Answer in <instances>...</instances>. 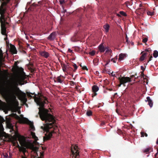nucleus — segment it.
Here are the masks:
<instances>
[{"mask_svg":"<svg viewBox=\"0 0 158 158\" xmlns=\"http://www.w3.org/2000/svg\"><path fill=\"white\" fill-rule=\"evenodd\" d=\"M27 94L29 98H33L37 104L40 106L39 108V114L40 118L42 121H44L45 124L43 130L47 132L45 136L44 137V141H45L50 139L54 133L53 130L50 131V129L54 128L56 120L54 117L49 113V110L44 107L45 104L48 102L47 98L44 96L39 97H36L37 94L35 93L27 92Z\"/></svg>","mask_w":158,"mask_h":158,"instance_id":"1","label":"nucleus"},{"mask_svg":"<svg viewBox=\"0 0 158 158\" xmlns=\"http://www.w3.org/2000/svg\"><path fill=\"white\" fill-rule=\"evenodd\" d=\"M26 78V75L22 76L20 77H15L12 80V84L14 87L10 91V95L13 99H15L17 96H20L22 98L26 97L25 93L22 92L17 86L19 85H22L24 84V80Z\"/></svg>","mask_w":158,"mask_h":158,"instance_id":"2","label":"nucleus"},{"mask_svg":"<svg viewBox=\"0 0 158 158\" xmlns=\"http://www.w3.org/2000/svg\"><path fill=\"white\" fill-rule=\"evenodd\" d=\"M79 148L76 145H72L71 147V152L72 154L70 155L73 158H78L79 155Z\"/></svg>","mask_w":158,"mask_h":158,"instance_id":"3","label":"nucleus"},{"mask_svg":"<svg viewBox=\"0 0 158 158\" xmlns=\"http://www.w3.org/2000/svg\"><path fill=\"white\" fill-rule=\"evenodd\" d=\"M119 81V84L118 85V86L120 87L121 85H123L124 86H126L125 84L127 82H130L131 81V78L129 77H119L118 78Z\"/></svg>","mask_w":158,"mask_h":158,"instance_id":"4","label":"nucleus"},{"mask_svg":"<svg viewBox=\"0 0 158 158\" xmlns=\"http://www.w3.org/2000/svg\"><path fill=\"white\" fill-rule=\"evenodd\" d=\"M5 59L3 57L2 52L0 49V78L3 76V72L1 70V67H6V65L4 63Z\"/></svg>","mask_w":158,"mask_h":158,"instance_id":"5","label":"nucleus"},{"mask_svg":"<svg viewBox=\"0 0 158 158\" xmlns=\"http://www.w3.org/2000/svg\"><path fill=\"white\" fill-rule=\"evenodd\" d=\"M5 121L4 118L0 116V137L4 136L5 132L4 131V128L2 125V123Z\"/></svg>","mask_w":158,"mask_h":158,"instance_id":"6","label":"nucleus"},{"mask_svg":"<svg viewBox=\"0 0 158 158\" xmlns=\"http://www.w3.org/2000/svg\"><path fill=\"white\" fill-rule=\"evenodd\" d=\"M16 137L18 138V140L19 141L20 144L21 145H23L26 141L25 138L23 136H22L19 134L17 133L16 134Z\"/></svg>","mask_w":158,"mask_h":158,"instance_id":"7","label":"nucleus"},{"mask_svg":"<svg viewBox=\"0 0 158 158\" xmlns=\"http://www.w3.org/2000/svg\"><path fill=\"white\" fill-rule=\"evenodd\" d=\"M26 147L27 148L31 149L35 152H36L38 150V148L34 146V145L32 143H29L27 144Z\"/></svg>","mask_w":158,"mask_h":158,"instance_id":"8","label":"nucleus"},{"mask_svg":"<svg viewBox=\"0 0 158 158\" xmlns=\"http://www.w3.org/2000/svg\"><path fill=\"white\" fill-rule=\"evenodd\" d=\"M13 116L16 119L19 120L20 123H24L25 122V119L27 118H21L16 113L13 114Z\"/></svg>","mask_w":158,"mask_h":158,"instance_id":"9","label":"nucleus"},{"mask_svg":"<svg viewBox=\"0 0 158 158\" xmlns=\"http://www.w3.org/2000/svg\"><path fill=\"white\" fill-rule=\"evenodd\" d=\"M25 120L26 121L24 123H26L29 125L31 130L33 131H34L35 130V128L34 126L33 123L29 121L27 118V119H25Z\"/></svg>","mask_w":158,"mask_h":158,"instance_id":"10","label":"nucleus"},{"mask_svg":"<svg viewBox=\"0 0 158 158\" xmlns=\"http://www.w3.org/2000/svg\"><path fill=\"white\" fill-rule=\"evenodd\" d=\"M99 90L98 87L96 85H94L92 87V90L93 93L92 94V97H94L97 95L96 92Z\"/></svg>","mask_w":158,"mask_h":158,"instance_id":"11","label":"nucleus"},{"mask_svg":"<svg viewBox=\"0 0 158 158\" xmlns=\"http://www.w3.org/2000/svg\"><path fill=\"white\" fill-rule=\"evenodd\" d=\"M1 33L2 35H6V27L5 23H1Z\"/></svg>","mask_w":158,"mask_h":158,"instance_id":"12","label":"nucleus"},{"mask_svg":"<svg viewBox=\"0 0 158 158\" xmlns=\"http://www.w3.org/2000/svg\"><path fill=\"white\" fill-rule=\"evenodd\" d=\"M4 5L2 4L0 7V14L3 19H4V14L5 13L6 9L3 8Z\"/></svg>","mask_w":158,"mask_h":158,"instance_id":"13","label":"nucleus"},{"mask_svg":"<svg viewBox=\"0 0 158 158\" xmlns=\"http://www.w3.org/2000/svg\"><path fill=\"white\" fill-rule=\"evenodd\" d=\"M61 67L62 68V69L64 72H65L67 70V69H72V68L69 67V66L68 65H66L64 63H61Z\"/></svg>","mask_w":158,"mask_h":158,"instance_id":"14","label":"nucleus"},{"mask_svg":"<svg viewBox=\"0 0 158 158\" xmlns=\"http://www.w3.org/2000/svg\"><path fill=\"white\" fill-rule=\"evenodd\" d=\"M103 44V43H101L98 47V48L101 52H104L106 48H107L106 47H104Z\"/></svg>","mask_w":158,"mask_h":158,"instance_id":"15","label":"nucleus"},{"mask_svg":"<svg viewBox=\"0 0 158 158\" xmlns=\"http://www.w3.org/2000/svg\"><path fill=\"white\" fill-rule=\"evenodd\" d=\"M10 51L12 54L17 53V51L15 46L11 44H10Z\"/></svg>","mask_w":158,"mask_h":158,"instance_id":"16","label":"nucleus"},{"mask_svg":"<svg viewBox=\"0 0 158 158\" xmlns=\"http://www.w3.org/2000/svg\"><path fill=\"white\" fill-rule=\"evenodd\" d=\"M55 37L56 33L55 32H53L48 37V39L50 40H53L55 39Z\"/></svg>","mask_w":158,"mask_h":158,"instance_id":"17","label":"nucleus"},{"mask_svg":"<svg viewBox=\"0 0 158 158\" xmlns=\"http://www.w3.org/2000/svg\"><path fill=\"white\" fill-rule=\"evenodd\" d=\"M143 54L140 56L139 58V60L140 61H143L145 59L146 57L148 55V53L146 52H142L141 54L143 53Z\"/></svg>","mask_w":158,"mask_h":158,"instance_id":"18","label":"nucleus"},{"mask_svg":"<svg viewBox=\"0 0 158 158\" xmlns=\"http://www.w3.org/2000/svg\"><path fill=\"white\" fill-rule=\"evenodd\" d=\"M40 55L45 58H47L49 56V54L47 52L45 51H42L40 52Z\"/></svg>","mask_w":158,"mask_h":158,"instance_id":"19","label":"nucleus"},{"mask_svg":"<svg viewBox=\"0 0 158 158\" xmlns=\"http://www.w3.org/2000/svg\"><path fill=\"white\" fill-rule=\"evenodd\" d=\"M61 76L57 77L56 79V80H54L55 82H57L61 83L63 81L64 79L63 78H61ZM62 77L63 78V77Z\"/></svg>","mask_w":158,"mask_h":158,"instance_id":"20","label":"nucleus"},{"mask_svg":"<svg viewBox=\"0 0 158 158\" xmlns=\"http://www.w3.org/2000/svg\"><path fill=\"white\" fill-rule=\"evenodd\" d=\"M152 148L151 147H149L148 148H147L143 150V151L144 153H146L147 154H148L151 151H152Z\"/></svg>","mask_w":158,"mask_h":158,"instance_id":"21","label":"nucleus"},{"mask_svg":"<svg viewBox=\"0 0 158 158\" xmlns=\"http://www.w3.org/2000/svg\"><path fill=\"white\" fill-rule=\"evenodd\" d=\"M147 100L145 101L146 102L147 101L148 102V104L149 105L150 107H152V106L153 103L152 101L150 99L149 97H147Z\"/></svg>","mask_w":158,"mask_h":158,"instance_id":"22","label":"nucleus"},{"mask_svg":"<svg viewBox=\"0 0 158 158\" xmlns=\"http://www.w3.org/2000/svg\"><path fill=\"white\" fill-rule=\"evenodd\" d=\"M19 151L22 152L24 156H26L25 152H27L26 148L23 147H20L19 148Z\"/></svg>","mask_w":158,"mask_h":158,"instance_id":"23","label":"nucleus"},{"mask_svg":"<svg viewBox=\"0 0 158 158\" xmlns=\"http://www.w3.org/2000/svg\"><path fill=\"white\" fill-rule=\"evenodd\" d=\"M125 56L126 55L125 54L121 53L119 55L118 60H123Z\"/></svg>","mask_w":158,"mask_h":158,"instance_id":"24","label":"nucleus"},{"mask_svg":"<svg viewBox=\"0 0 158 158\" xmlns=\"http://www.w3.org/2000/svg\"><path fill=\"white\" fill-rule=\"evenodd\" d=\"M31 135L32 138L34 139L35 141H36L38 140V138L35 135V133L33 132H31Z\"/></svg>","mask_w":158,"mask_h":158,"instance_id":"25","label":"nucleus"},{"mask_svg":"<svg viewBox=\"0 0 158 158\" xmlns=\"http://www.w3.org/2000/svg\"><path fill=\"white\" fill-rule=\"evenodd\" d=\"M103 27L105 29V31L106 32H108L109 31L110 26L108 24H106L103 26Z\"/></svg>","mask_w":158,"mask_h":158,"instance_id":"26","label":"nucleus"},{"mask_svg":"<svg viewBox=\"0 0 158 158\" xmlns=\"http://www.w3.org/2000/svg\"><path fill=\"white\" fill-rule=\"evenodd\" d=\"M3 76L2 77H3L6 76L7 74H8V71L7 70H3Z\"/></svg>","mask_w":158,"mask_h":158,"instance_id":"27","label":"nucleus"},{"mask_svg":"<svg viewBox=\"0 0 158 158\" xmlns=\"http://www.w3.org/2000/svg\"><path fill=\"white\" fill-rule=\"evenodd\" d=\"M86 114L87 116H90L92 115L93 113L90 110H88L87 111Z\"/></svg>","mask_w":158,"mask_h":158,"instance_id":"28","label":"nucleus"},{"mask_svg":"<svg viewBox=\"0 0 158 158\" xmlns=\"http://www.w3.org/2000/svg\"><path fill=\"white\" fill-rule=\"evenodd\" d=\"M153 56L155 58H156L158 56V52L156 50H155L153 53Z\"/></svg>","mask_w":158,"mask_h":158,"instance_id":"29","label":"nucleus"},{"mask_svg":"<svg viewBox=\"0 0 158 158\" xmlns=\"http://www.w3.org/2000/svg\"><path fill=\"white\" fill-rule=\"evenodd\" d=\"M140 134L142 137H144V136H145L146 137H147L148 136L147 134L146 133H144L143 132H141Z\"/></svg>","mask_w":158,"mask_h":158,"instance_id":"30","label":"nucleus"},{"mask_svg":"<svg viewBox=\"0 0 158 158\" xmlns=\"http://www.w3.org/2000/svg\"><path fill=\"white\" fill-rule=\"evenodd\" d=\"M95 52L93 50L89 53V54L92 56H94L95 54Z\"/></svg>","mask_w":158,"mask_h":158,"instance_id":"31","label":"nucleus"},{"mask_svg":"<svg viewBox=\"0 0 158 158\" xmlns=\"http://www.w3.org/2000/svg\"><path fill=\"white\" fill-rule=\"evenodd\" d=\"M120 14L123 16H127V14L123 11H120L119 12Z\"/></svg>","mask_w":158,"mask_h":158,"instance_id":"32","label":"nucleus"},{"mask_svg":"<svg viewBox=\"0 0 158 158\" xmlns=\"http://www.w3.org/2000/svg\"><path fill=\"white\" fill-rule=\"evenodd\" d=\"M73 66L74 68V69L73 71L75 72L77 69V65L75 64H74Z\"/></svg>","mask_w":158,"mask_h":158,"instance_id":"33","label":"nucleus"},{"mask_svg":"<svg viewBox=\"0 0 158 158\" xmlns=\"http://www.w3.org/2000/svg\"><path fill=\"white\" fill-rule=\"evenodd\" d=\"M147 14L149 15H154V13L153 12H151L149 11H147Z\"/></svg>","mask_w":158,"mask_h":158,"instance_id":"34","label":"nucleus"},{"mask_svg":"<svg viewBox=\"0 0 158 158\" xmlns=\"http://www.w3.org/2000/svg\"><path fill=\"white\" fill-rule=\"evenodd\" d=\"M148 39L147 38H144L143 39V42L144 43H146L147 42Z\"/></svg>","mask_w":158,"mask_h":158,"instance_id":"35","label":"nucleus"},{"mask_svg":"<svg viewBox=\"0 0 158 158\" xmlns=\"http://www.w3.org/2000/svg\"><path fill=\"white\" fill-rule=\"evenodd\" d=\"M145 51L148 52L149 53H151L152 51L150 48H146L145 49Z\"/></svg>","mask_w":158,"mask_h":158,"instance_id":"36","label":"nucleus"},{"mask_svg":"<svg viewBox=\"0 0 158 158\" xmlns=\"http://www.w3.org/2000/svg\"><path fill=\"white\" fill-rule=\"evenodd\" d=\"M107 47V48H106V52H112V50L110 49H109L108 48V47Z\"/></svg>","mask_w":158,"mask_h":158,"instance_id":"37","label":"nucleus"},{"mask_svg":"<svg viewBox=\"0 0 158 158\" xmlns=\"http://www.w3.org/2000/svg\"><path fill=\"white\" fill-rule=\"evenodd\" d=\"M116 59H115L114 58H112L111 60V61H112L114 63H116V60H117V57H116Z\"/></svg>","mask_w":158,"mask_h":158,"instance_id":"38","label":"nucleus"},{"mask_svg":"<svg viewBox=\"0 0 158 158\" xmlns=\"http://www.w3.org/2000/svg\"><path fill=\"white\" fill-rule=\"evenodd\" d=\"M40 156L39 157L40 158H43L44 155V152H40Z\"/></svg>","mask_w":158,"mask_h":158,"instance_id":"39","label":"nucleus"},{"mask_svg":"<svg viewBox=\"0 0 158 158\" xmlns=\"http://www.w3.org/2000/svg\"><path fill=\"white\" fill-rule=\"evenodd\" d=\"M75 84H76V83L73 81H70V84L71 85H75Z\"/></svg>","mask_w":158,"mask_h":158,"instance_id":"40","label":"nucleus"},{"mask_svg":"<svg viewBox=\"0 0 158 158\" xmlns=\"http://www.w3.org/2000/svg\"><path fill=\"white\" fill-rule=\"evenodd\" d=\"M38 6V5L37 4H35V3H33L31 5V6H33L35 7Z\"/></svg>","mask_w":158,"mask_h":158,"instance_id":"41","label":"nucleus"},{"mask_svg":"<svg viewBox=\"0 0 158 158\" xmlns=\"http://www.w3.org/2000/svg\"><path fill=\"white\" fill-rule=\"evenodd\" d=\"M82 69L83 70H86L88 71V69H87L86 66H83L82 67Z\"/></svg>","mask_w":158,"mask_h":158,"instance_id":"42","label":"nucleus"},{"mask_svg":"<svg viewBox=\"0 0 158 158\" xmlns=\"http://www.w3.org/2000/svg\"><path fill=\"white\" fill-rule=\"evenodd\" d=\"M152 58H153V57H152V55H151L149 58V59L148 60V63L149 61L151 60H152Z\"/></svg>","mask_w":158,"mask_h":158,"instance_id":"43","label":"nucleus"},{"mask_svg":"<svg viewBox=\"0 0 158 158\" xmlns=\"http://www.w3.org/2000/svg\"><path fill=\"white\" fill-rule=\"evenodd\" d=\"M137 75V74L136 73H135V75H132L131 76H130V78H131V79L132 78H133L134 77H135V76L136 75Z\"/></svg>","mask_w":158,"mask_h":158,"instance_id":"44","label":"nucleus"},{"mask_svg":"<svg viewBox=\"0 0 158 158\" xmlns=\"http://www.w3.org/2000/svg\"><path fill=\"white\" fill-rule=\"evenodd\" d=\"M64 2V0H60V2L61 5L63 4Z\"/></svg>","mask_w":158,"mask_h":158,"instance_id":"45","label":"nucleus"},{"mask_svg":"<svg viewBox=\"0 0 158 158\" xmlns=\"http://www.w3.org/2000/svg\"><path fill=\"white\" fill-rule=\"evenodd\" d=\"M140 76L142 77H143L144 76V74L143 71H142L141 72Z\"/></svg>","mask_w":158,"mask_h":158,"instance_id":"46","label":"nucleus"},{"mask_svg":"<svg viewBox=\"0 0 158 158\" xmlns=\"http://www.w3.org/2000/svg\"><path fill=\"white\" fill-rule=\"evenodd\" d=\"M126 42L127 43H128V38L127 37V35H126Z\"/></svg>","mask_w":158,"mask_h":158,"instance_id":"47","label":"nucleus"},{"mask_svg":"<svg viewBox=\"0 0 158 158\" xmlns=\"http://www.w3.org/2000/svg\"><path fill=\"white\" fill-rule=\"evenodd\" d=\"M17 64H18V63L17 62H15V65L16 66V68H19V67L18 66H17Z\"/></svg>","mask_w":158,"mask_h":158,"instance_id":"48","label":"nucleus"},{"mask_svg":"<svg viewBox=\"0 0 158 158\" xmlns=\"http://www.w3.org/2000/svg\"><path fill=\"white\" fill-rule=\"evenodd\" d=\"M141 69L143 72L144 71L145 69L143 66H141Z\"/></svg>","mask_w":158,"mask_h":158,"instance_id":"49","label":"nucleus"},{"mask_svg":"<svg viewBox=\"0 0 158 158\" xmlns=\"http://www.w3.org/2000/svg\"><path fill=\"white\" fill-rule=\"evenodd\" d=\"M6 35V37L4 38V40H5V41H6V40H8V38H7V34H6V35Z\"/></svg>","mask_w":158,"mask_h":158,"instance_id":"50","label":"nucleus"},{"mask_svg":"<svg viewBox=\"0 0 158 158\" xmlns=\"http://www.w3.org/2000/svg\"><path fill=\"white\" fill-rule=\"evenodd\" d=\"M6 43L7 45L8 46L9 44V40H6Z\"/></svg>","mask_w":158,"mask_h":158,"instance_id":"51","label":"nucleus"},{"mask_svg":"<svg viewBox=\"0 0 158 158\" xmlns=\"http://www.w3.org/2000/svg\"><path fill=\"white\" fill-rule=\"evenodd\" d=\"M68 51L70 53L73 52L72 50H71L69 48L68 50Z\"/></svg>","mask_w":158,"mask_h":158,"instance_id":"52","label":"nucleus"},{"mask_svg":"<svg viewBox=\"0 0 158 158\" xmlns=\"http://www.w3.org/2000/svg\"><path fill=\"white\" fill-rule=\"evenodd\" d=\"M158 154V149H157V152L155 155V156L156 158H157V155Z\"/></svg>","mask_w":158,"mask_h":158,"instance_id":"53","label":"nucleus"},{"mask_svg":"<svg viewBox=\"0 0 158 158\" xmlns=\"http://www.w3.org/2000/svg\"><path fill=\"white\" fill-rule=\"evenodd\" d=\"M111 75L113 77H115V74H114L113 72H112V73H111Z\"/></svg>","mask_w":158,"mask_h":158,"instance_id":"54","label":"nucleus"},{"mask_svg":"<svg viewBox=\"0 0 158 158\" xmlns=\"http://www.w3.org/2000/svg\"><path fill=\"white\" fill-rule=\"evenodd\" d=\"M1 23H5V25H6V24L8 25L9 24L7 22H5H5H2Z\"/></svg>","mask_w":158,"mask_h":158,"instance_id":"55","label":"nucleus"},{"mask_svg":"<svg viewBox=\"0 0 158 158\" xmlns=\"http://www.w3.org/2000/svg\"><path fill=\"white\" fill-rule=\"evenodd\" d=\"M156 143L158 145V138L157 139V141H156Z\"/></svg>","mask_w":158,"mask_h":158,"instance_id":"56","label":"nucleus"},{"mask_svg":"<svg viewBox=\"0 0 158 158\" xmlns=\"http://www.w3.org/2000/svg\"><path fill=\"white\" fill-rule=\"evenodd\" d=\"M117 15L118 16V17H120L121 16L120 15H119V14H117Z\"/></svg>","mask_w":158,"mask_h":158,"instance_id":"57","label":"nucleus"},{"mask_svg":"<svg viewBox=\"0 0 158 158\" xmlns=\"http://www.w3.org/2000/svg\"><path fill=\"white\" fill-rule=\"evenodd\" d=\"M72 69H67V70H72Z\"/></svg>","mask_w":158,"mask_h":158,"instance_id":"58","label":"nucleus"},{"mask_svg":"<svg viewBox=\"0 0 158 158\" xmlns=\"http://www.w3.org/2000/svg\"><path fill=\"white\" fill-rule=\"evenodd\" d=\"M66 10H64V13H65V12H66Z\"/></svg>","mask_w":158,"mask_h":158,"instance_id":"59","label":"nucleus"},{"mask_svg":"<svg viewBox=\"0 0 158 158\" xmlns=\"http://www.w3.org/2000/svg\"><path fill=\"white\" fill-rule=\"evenodd\" d=\"M16 104H17V105H18V102H16Z\"/></svg>","mask_w":158,"mask_h":158,"instance_id":"60","label":"nucleus"},{"mask_svg":"<svg viewBox=\"0 0 158 158\" xmlns=\"http://www.w3.org/2000/svg\"><path fill=\"white\" fill-rule=\"evenodd\" d=\"M109 90L110 91H111L112 90V89H109Z\"/></svg>","mask_w":158,"mask_h":158,"instance_id":"61","label":"nucleus"},{"mask_svg":"<svg viewBox=\"0 0 158 158\" xmlns=\"http://www.w3.org/2000/svg\"><path fill=\"white\" fill-rule=\"evenodd\" d=\"M80 66H81V67L82 68V67L83 66H82V65H81V64H80Z\"/></svg>","mask_w":158,"mask_h":158,"instance_id":"62","label":"nucleus"},{"mask_svg":"<svg viewBox=\"0 0 158 158\" xmlns=\"http://www.w3.org/2000/svg\"><path fill=\"white\" fill-rule=\"evenodd\" d=\"M138 77H138V76H137L135 78V79H136V78H138Z\"/></svg>","mask_w":158,"mask_h":158,"instance_id":"63","label":"nucleus"},{"mask_svg":"<svg viewBox=\"0 0 158 158\" xmlns=\"http://www.w3.org/2000/svg\"><path fill=\"white\" fill-rule=\"evenodd\" d=\"M7 1L8 2H9L10 1V0H7Z\"/></svg>","mask_w":158,"mask_h":158,"instance_id":"64","label":"nucleus"}]
</instances>
